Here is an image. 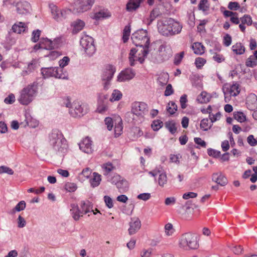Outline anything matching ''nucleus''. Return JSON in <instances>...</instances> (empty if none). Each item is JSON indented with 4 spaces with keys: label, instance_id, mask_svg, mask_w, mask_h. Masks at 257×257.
Returning <instances> with one entry per match:
<instances>
[{
    "label": "nucleus",
    "instance_id": "423d86ee",
    "mask_svg": "<svg viewBox=\"0 0 257 257\" xmlns=\"http://www.w3.org/2000/svg\"><path fill=\"white\" fill-rule=\"evenodd\" d=\"M179 246L185 249H197L199 246L197 236L190 232L183 234L179 240Z\"/></svg>",
    "mask_w": 257,
    "mask_h": 257
},
{
    "label": "nucleus",
    "instance_id": "7ed1b4c3",
    "mask_svg": "<svg viewBox=\"0 0 257 257\" xmlns=\"http://www.w3.org/2000/svg\"><path fill=\"white\" fill-rule=\"evenodd\" d=\"M148 112V106L146 103L136 101L132 103L131 111L127 112L125 116L135 121H142Z\"/></svg>",
    "mask_w": 257,
    "mask_h": 257
},
{
    "label": "nucleus",
    "instance_id": "6e6d98bb",
    "mask_svg": "<svg viewBox=\"0 0 257 257\" xmlns=\"http://www.w3.org/2000/svg\"><path fill=\"white\" fill-rule=\"evenodd\" d=\"M151 197V194L149 193H143L138 195L137 198L143 201H147Z\"/></svg>",
    "mask_w": 257,
    "mask_h": 257
},
{
    "label": "nucleus",
    "instance_id": "ea45409f",
    "mask_svg": "<svg viewBox=\"0 0 257 257\" xmlns=\"http://www.w3.org/2000/svg\"><path fill=\"white\" fill-rule=\"evenodd\" d=\"M168 80V75L167 74H163L160 75L158 79V82L161 86H164L167 84Z\"/></svg>",
    "mask_w": 257,
    "mask_h": 257
},
{
    "label": "nucleus",
    "instance_id": "72a5a7b5",
    "mask_svg": "<svg viewBox=\"0 0 257 257\" xmlns=\"http://www.w3.org/2000/svg\"><path fill=\"white\" fill-rule=\"evenodd\" d=\"M25 25L24 23L19 22L18 24H14L12 27V30L14 32L20 34L25 31Z\"/></svg>",
    "mask_w": 257,
    "mask_h": 257
},
{
    "label": "nucleus",
    "instance_id": "f704fd0d",
    "mask_svg": "<svg viewBox=\"0 0 257 257\" xmlns=\"http://www.w3.org/2000/svg\"><path fill=\"white\" fill-rule=\"evenodd\" d=\"M118 119L119 121L117 124L115 125L114 127V135L115 137H118L121 135L123 128L121 119L120 117H119Z\"/></svg>",
    "mask_w": 257,
    "mask_h": 257
},
{
    "label": "nucleus",
    "instance_id": "13d9d810",
    "mask_svg": "<svg viewBox=\"0 0 257 257\" xmlns=\"http://www.w3.org/2000/svg\"><path fill=\"white\" fill-rule=\"evenodd\" d=\"M184 55V52H181L180 53L176 54L174 58V63L176 65H178L180 63Z\"/></svg>",
    "mask_w": 257,
    "mask_h": 257
},
{
    "label": "nucleus",
    "instance_id": "a211bd4d",
    "mask_svg": "<svg viewBox=\"0 0 257 257\" xmlns=\"http://www.w3.org/2000/svg\"><path fill=\"white\" fill-rule=\"evenodd\" d=\"M170 31L172 30V32H171V36H174L179 34L182 29V26L178 22L175 21L174 19L170 18Z\"/></svg>",
    "mask_w": 257,
    "mask_h": 257
},
{
    "label": "nucleus",
    "instance_id": "4c0bfd02",
    "mask_svg": "<svg viewBox=\"0 0 257 257\" xmlns=\"http://www.w3.org/2000/svg\"><path fill=\"white\" fill-rule=\"evenodd\" d=\"M131 33L130 26H126L123 31L122 40L124 43H126Z\"/></svg>",
    "mask_w": 257,
    "mask_h": 257
},
{
    "label": "nucleus",
    "instance_id": "7c9ffc66",
    "mask_svg": "<svg viewBox=\"0 0 257 257\" xmlns=\"http://www.w3.org/2000/svg\"><path fill=\"white\" fill-rule=\"evenodd\" d=\"M150 174H151L154 177L159 176V177H166V174L165 173L162 167L159 166L157 167L153 171L149 172Z\"/></svg>",
    "mask_w": 257,
    "mask_h": 257
},
{
    "label": "nucleus",
    "instance_id": "680f3d73",
    "mask_svg": "<svg viewBox=\"0 0 257 257\" xmlns=\"http://www.w3.org/2000/svg\"><path fill=\"white\" fill-rule=\"evenodd\" d=\"M104 122L108 130L111 131L113 126V122L112 118L109 117H106L104 119Z\"/></svg>",
    "mask_w": 257,
    "mask_h": 257
},
{
    "label": "nucleus",
    "instance_id": "79ce46f5",
    "mask_svg": "<svg viewBox=\"0 0 257 257\" xmlns=\"http://www.w3.org/2000/svg\"><path fill=\"white\" fill-rule=\"evenodd\" d=\"M233 117L238 121L240 122H244L245 120V116L241 112H234Z\"/></svg>",
    "mask_w": 257,
    "mask_h": 257
},
{
    "label": "nucleus",
    "instance_id": "39448f33",
    "mask_svg": "<svg viewBox=\"0 0 257 257\" xmlns=\"http://www.w3.org/2000/svg\"><path fill=\"white\" fill-rule=\"evenodd\" d=\"M63 105L69 108V114L73 117H79L85 115L88 111L87 105L79 101H74L71 103L67 99L64 101Z\"/></svg>",
    "mask_w": 257,
    "mask_h": 257
},
{
    "label": "nucleus",
    "instance_id": "de8ad7c7",
    "mask_svg": "<svg viewBox=\"0 0 257 257\" xmlns=\"http://www.w3.org/2000/svg\"><path fill=\"white\" fill-rule=\"evenodd\" d=\"M163 126V122L160 120H155L152 124V127L155 131H158Z\"/></svg>",
    "mask_w": 257,
    "mask_h": 257
},
{
    "label": "nucleus",
    "instance_id": "e433bc0d",
    "mask_svg": "<svg viewBox=\"0 0 257 257\" xmlns=\"http://www.w3.org/2000/svg\"><path fill=\"white\" fill-rule=\"evenodd\" d=\"M177 110V105L174 102H170L167 106V111L171 115L174 114Z\"/></svg>",
    "mask_w": 257,
    "mask_h": 257
},
{
    "label": "nucleus",
    "instance_id": "8fccbe9b",
    "mask_svg": "<svg viewBox=\"0 0 257 257\" xmlns=\"http://www.w3.org/2000/svg\"><path fill=\"white\" fill-rule=\"evenodd\" d=\"M7 173L9 175L14 174V171L10 168L5 166H2L0 167V174Z\"/></svg>",
    "mask_w": 257,
    "mask_h": 257
},
{
    "label": "nucleus",
    "instance_id": "4be33fe9",
    "mask_svg": "<svg viewBox=\"0 0 257 257\" xmlns=\"http://www.w3.org/2000/svg\"><path fill=\"white\" fill-rule=\"evenodd\" d=\"M80 207L83 214H86L89 212H93L94 214H96L92 210V205L89 201H82L80 203Z\"/></svg>",
    "mask_w": 257,
    "mask_h": 257
},
{
    "label": "nucleus",
    "instance_id": "4468645a",
    "mask_svg": "<svg viewBox=\"0 0 257 257\" xmlns=\"http://www.w3.org/2000/svg\"><path fill=\"white\" fill-rule=\"evenodd\" d=\"M58 70V67L42 68L41 69V73L45 78L50 77L57 78L60 77Z\"/></svg>",
    "mask_w": 257,
    "mask_h": 257
},
{
    "label": "nucleus",
    "instance_id": "774afa93",
    "mask_svg": "<svg viewBox=\"0 0 257 257\" xmlns=\"http://www.w3.org/2000/svg\"><path fill=\"white\" fill-rule=\"evenodd\" d=\"M206 62V60L201 57H198L195 60V65L197 68H201L204 65Z\"/></svg>",
    "mask_w": 257,
    "mask_h": 257
},
{
    "label": "nucleus",
    "instance_id": "3c124183",
    "mask_svg": "<svg viewBox=\"0 0 257 257\" xmlns=\"http://www.w3.org/2000/svg\"><path fill=\"white\" fill-rule=\"evenodd\" d=\"M65 189L68 192H74L77 189V186L73 183L68 182L65 185Z\"/></svg>",
    "mask_w": 257,
    "mask_h": 257
},
{
    "label": "nucleus",
    "instance_id": "9d476101",
    "mask_svg": "<svg viewBox=\"0 0 257 257\" xmlns=\"http://www.w3.org/2000/svg\"><path fill=\"white\" fill-rule=\"evenodd\" d=\"M170 18L165 19L159 22L158 31L160 33L165 36H171L170 30ZM171 31L172 30L171 29ZM172 32V31H171Z\"/></svg>",
    "mask_w": 257,
    "mask_h": 257
},
{
    "label": "nucleus",
    "instance_id": "69168bd1",
    "mask_svg": "<svg viewBox=\"0 0 257 257\" xmlns=\"http://www.w3.org/2000/svg\"><path fill=\"white\" fill-rule=\"evenodd\" d=\"M176 199L174 197H167L165 199V204L166 205L170 206L175 204Z\"/></svg>",
    "mask_w": 257,
    "mask_h": 257
},
{
    "label": "nucleus",
    "instance_id": "f3484780",
    "mask_svg": "<svg viewBox=\"0 0 257 257\" xmlns=\"http://www.w3.org/2000/svg\"><path fill=\"white\" fill-rule=\"evenodd\" d=\"M70 206V212L72 217L75 220H78L83 216V212L80 210L78 206L76 204H71Z\"/></svg>",
    "mask_w": 257,
    "mask_h": 257
},
{
    "label": "nucleus",
    "instance_id": "ddd939ff",
    "mask_svg": "<svg viewBox=\"0 0 257 257\" xmlns=\"http://www.w3.org/2000/svg\"><path fill=\"white\" fill-rule=\"evenodd\" d=\"M79 146L80 149L87 154L91 153L93 151L92 141L88 137L83 139Z\"/></svg>",
    "mask_w": 257,
    "mask_h": 257
},
{
    "label": "nucleus",
    "instance_id": "c9c22d12",
    "mask_svg": "<svg viewBox=\"0 0 257 257\" xmlns=\"http://www.w3.org/2000/svg\"><path fill=\"white\" fill-rule=\"evenodd\" d=\"M122 95V93L119 90L115 89L113 91L111 96L109 98V100L111 102L118 101L121 98Z\"/></svg>",
    "mask_w": 257,
    "mask_h": 257
},
{
    "label": "nucleus",
    "instance_id": "a878e982",
    "mask_svg": "<svg viewBox=\"0 0 257 257\" xmlns=\"http://www.w3.org/2000/svg\"><path fill=\"white\" fill-rule=\"evenodd\" d=\"M165 126L173 135L177 131V123L174 120H171L166 121L165 123Z\"/></svg>",
    "mask_w": 257,
    "mask_h": 257
},
{
    "label": "nucleus",
    "instance_id": "864d4df0",
    "mask_svg": "<svg viewBox=\"0 0 257 257\" xmlns=\"http://www.w3.org/2000/svg\"><path fill=\"white\" fill-rule=\"evenodd\" d=\"M200 127L204 131H207L210 126L208 125V119L207 118H204L201 121L200 123Z\"/></svg>",
    "mask_w": 257,
    "mask_h": 257
},
{
    "label": "nucleus",
    "instance_id": "49530a36",
    "mask_svg": "<svg viewBox=\"0 0 257 257\" xmlns=\"http://www.w3.org/2000/svg\"><path fill=\"white\" fill-rule=\"evenodd\" d=\"M212 180L221 186H225L228 183L227 178H213Z\"/></svg>",
    "mask_w": 257,
    "mask_h": 257
},
{
    "label": "nucleus",
    "instance_id": "dca6fc26",
    "mask_svg": "<svg viewBox=\"0 0 257 257\" xmlns=\"http://www.w3.org/2000/svg\"><path fill=\"white\" fill-rule=\"evenodd\" d=\"M95 0H80L77 11L82 13L89 10L94 3Z\"/></svg>",
    "mask_w": 257,
    "mask_h": 257
},
{
    "label": "nucleus",
    "instance_id": "338daca9",
    "mask_svg": "<svg viewBox=\"0 0 257 257\" xmlns=\"http://www.w3.org/2000/svg\"><path fill=\"white\" fill-rule=\"evenodd\" d=\"M232 42L231 37L229 34H226L223 38V44L228 47L231 45Z\"/></svg>",
    "mask_w": 257,
    "mask_h": 257
},
{
    "label": "nucleus",
    "instance_id": "473e14b6",
    "mask_svg": "<svg viewBox=\"0 0 257 257\" xmlns=\"http://www.w3.org/2000/svg\"><path fill=\"white\" fill-rule=\"evenodd\" d=\"M197 101L201 103H206L209 101L210 97L206 92H202L198 96Z\"/></svg>",
    "mask_w": 257,
    "mask_h": 257
},
{
    "label": "nucleus",
    "instance_id": "6ab92c4d",
    "mask_svg": "<svg viewBox=\"0 0 257 257\" xmlns=\"http://www.w3.org/2000/svg\"><path fill=\"white\" fill-rule=\"evenodd\" d=\"M144 0H129L126 5V10L128 12L136 11Z\"/></svg>",
    "mask_w": 257,
    "mask_h": 257
},
{
    "label": "nucleus",
    "instance_id": "37998d69",
    "mask_svg": "<svg viewBox=\"0 0 257 257\" xmlns=\"http://www.w3.org/2000/svg\"><path fill=\"white\" fill-rule=\"evenodd\" d=\"M245 65L247 67H253L257 65V61L254 58V56H250L246 60Z\"/></svg>",
    "mask_w": 257,
    "mask_h": 257
},
{
    "label": "nucleus",
    "instance_id": "bb28decb",
    "mask_svg": "<svg viewBox=\"0 0 257 257\" xmlns=\"http://www.w3.org/2000/svg\"><path fill=\"white\" fill-rule=\"evenodd\" d=\"M232 50L237 55H241L245 52V48L240 43H237L232 47Z\"/></svg>",
    "mask_w": 257,
    "mask_h": 257
},
{
    "label": "nucleus",
    "instance_id": "2f4dec72",
    "mask_svg": "<svg viewBox=\"0 0 257 257\" xmlns=\"http://www.w3.org/2000/svg\"><path fill=\"white\" fill-rule=\"evenodd\" d=\"M51 9L53 18L57 21H61V10L59 9L56 6H53L51 7Z\"/></svg>",
    "mask_w": 257,
    "mask_h": 257
},
{
    "label": "nucleus",
    "instance_id": "aec40b11",
    "mask_svg": "<svg viewBox=\"0 0 257 257\" xmlns=\"http://www.w3.org/2000/svg\"><path fill=\"white\" fill-rule=\"evenodd\" d=\"M72 26L73 27V34H77L83 29L85 23L80 19H77L72 23Z\"/></svg>",
    "mask_w": 257,
    "mask_h": 257
},
{
    "label": "nucleus",
    "instance_id": "f03ea898",
    "mask_svg": "<svg viewBox=\"0 0 257 257\" xmlns=\"http://www.w3.org/2000/svg\"><path fill=\"white\" fill-rule=\"evenodd\" d=\"M131 39L136 46L143 48V50H141L142 55L146 57L149 53L148 48L150 45L148 31L144 29L138 30L133 33Z\"/></svg>",
    "mask_w": 257,
    "mask_h": 257
},
{
    "label": "nucleus",
    "instance_id": "f8f14e48",
    "mask_svg": "<svg viewBox=\"0 0 257 257\" xmlns=\"http://www.w3.org/2000/svg\"><path fill=\"white\" fill-rule=\"evenodd\" d=\"M141 226V221L139 218L135 217L131 218L128 229L130 235L135 234L140 229Z\"/></svg>",
    "mask_w": 257,
    "mask_h": 257
},
{
    "label": "nucleus",
    "instance_id": "09e8293b",
    "mask_svg": "<svg viewBox=\"0 0 257 257\" xmlns=\"http://www.w3.org/2000/svg\"><path fill=\"white\" fill-rule=\"evenodd\" d=\"M240 21L242 23L247 24L248 26L251 25L252 24L251 18L247 15H244L243 17L240 19Z\"/></svg>",
    "mask_w": 257,
    "mask_h": 257
},
{
    "label": "nucleus",
    "instance_id": "f257e3e1",
    "mask_svg": "<svg viewBox=\"0 0 257 257\" xmlns=\"http://www.w3.org/2000/svg\"><path fill=\"white\" fill-rule=\"evenodd\" d=\"M50 143L56 154L63 156L67 150L66 140L57 130H53L50 135Z\"/></svg>",
    "mask_w": 257,
    "mask_h": 257
},
{
    "label": "nucleus",
    "instance_id": "603ef678",
    "mask_svg": "<svg viewBox=\"0 0 257 257\" xmlns=\"http://www.w3.org/2000/svg\"><path fill=\"white\" fill-rule=\"evenodd\" d=\"M40 34V30L38 29L37 30L34 31L32 33V36L31 38L32 41L34 43L37 42L39 39Z\"/></svg>",
    "mask_w": 257,
    "mask_h": 257
},
{
    "label": "nucleus",
    "instance_id": "6e6552de",
    "mask_svg": "<svg viewBox=\"0 0 257 257\" xmlns=\"http://www.w3.org/2000/svg\"><path fill=\"white\" fill-rule=\"evenodd\" d=\"M115 72V68L112 65H108L106 67L102 76L103 88L107 90L110 86V81Z\"/></svg>",
    "mask_w": 257,
    "mask_h": 257
},
{
    "label": "nucleus",
    "instance_id": "5fc2aeb1",
    "mask_svg": "<svg viewBox=\"0 0 257 257\" xmlns=\"http://www.w3.org/2000/svg\"><path fill=\"white\" fill-rule=\"evenodd\" d=\"M101 181V178H91L89 180V182L92 187L98 186Z\"/></svg>",
    "mask_w": 257,
    "mask_h": 257
},
{
    "label": "nucleus",
    "instance_id": "a19ab883",
    "mask_svg": "<svg viewBox=\"0 0 257 257\" xmlns=\"http://www.w3.org/2000/svg\"><path fill=\"white\" fill-rule=\"evenodd\" d=\"M102 168L104 172L103 175L106 176L110 171L114 169V167L112 166L111 163H108L105 164H103L102 166Z\"/></svg>",
    "mask_w": 257,
    "mask_h": 257
},
{
    "label": "nucleus",
    "instance_id": "0e129e2a",
    "mask_svg": "<svg viewBox=\"0 0 257 257\" xmlns=\"http://www.w3.org/2000/svg\"><path fill=\"white\" fill-rule=\"evenodd\" d=\"M187 96L186 94H183L180 98L181 107L182 109H185L187 107L186 102H187Z\"/></svg>",
    "mask_w": 257,
    "mask_h": 257
},
{
    "label": "nucleus",
    "instance_id": "a18cd8bd",
    "mask_svg": "<svg viewBox=\"0 0 257 257\" xmlns=\"http://www.w3.org/2000/svg\"><path fill=\"white\" fill-rule=\"evenodd\" d=\"M165 233L168 236H170L173 234L174 232L173 225L171 223H167L165 226Z\"/></svg>",
    "mask_w": 257,
    "mask_h": 257
},
{
    "label": "nucleus",
    "instance_id": "cd10ccee",
    "mask_svg": "<svg viewBox=\"0 0 257 257\" xmlns=\"http://www.w3.org/2000/svg\"><path fill=\"white\" fill-rule=\"evenodd\" d=\"M160 12L157 9H153L150 15L148 18L147 19L146 23L148 25H150L152 22L159 15Z\"/></svg>",
    "mask_w": 257,
    "mask_h": 257
},
{
    "label": "nucleus",
    "instance_id": "58836bf2",
    "mask_svg": "<svg viewBox=\"0 0 257 257\" xmlns=\"http://www.w3.org/2000/svg\"><path fill=\"white\" fill-rule=\"evenodd\" d=\"M198 8L200 10L203 12L208 11L209 8V4L208 1L201 0L198 5Z\"/></svg>",
    "mask_w": 257,
    "mask_h": 257
},
{
    "label": "nucleus",
    "instance_id": "4d7b16f0",
    "mask_svg": "<svg viewBox=\"0 0 257 257\" xmlns=\"http://www.w3.org/2000/svg\"><path fill=\"white\" fill-rule=\"evenodd\" d=\"M110 16V15L108 13L100 11L98 13H96L95 14L94 17L96 19H100L101 18H107Z\"/></svg>",
    "mask_w": 257,
    "mask_h": 257
},
{
    "label": "nucleus",
    "instance_id": "20e7f679",
    "mask_svg": "<svg viewBox=\"0 0 257 257\" xmlns=\"http://www.w3.org/2000/svg\"><path fill=\"white\" fill-rule=\"evenodd\" d=\"M37 92V84L35 83L29 84L20 92L18 101L22 105H27L34 100Z\"/></svg>",
    "mask_w": 257,
    "mask_h": 257
},
{
    "label": "nucleus",
    "instance_id": "5701e85b",
    "mask_svg": "<svg viewBox=\"0 0 257 257\" xmlns=\"http://www.w3.org/2000/svg\"><path fill=\"white\" fill-rule=\"evenodd\" d=\"M225 91L227 92L229 96H236L240 92L239 85L237 83L233 84L229 88H227Z\"/></svg>",
    "mask_w": 257,
    "mask_h": 257
},
{
    "label": "nucleus",
    "instance_id": "9b49d317",
    "mask_svg": "<svg viewBox=\"0 0 257 257\" xmlns=\"http://www.w3.org/2000/svg\"><path fill=\"white\" fill-rule=\"evenodd\" d=\"M136 72L132 68H127L122 70L117 76V80L119 82H124L132 79L135 76Z\"/></svg>",
    "mask_w": 257,
    "mask_h": 257
},
{
    "label": "nucleus",
    "instance_id": "c756f323",
    "mask_svg": "<svg viewBox=\"0 0 257 257\" xmlns=\"http://www.w3.org/2000/svg\"><path fill=\"white\" fill-rule=\"evenodd\" d=\"M26 203L24 201H21L10 212L11 214H14L16 212H20L25 209Z\"/></svg>",
    "mask_w": 257,
    "mask_h": 257
},
{
    "label": "nucleus",
    "instance_id": "b1692460",
    "mask_svg": "<svg viewBox=\"0 0 257 257\" xmlns=\"http://www.w3.org/2000/svg\"><path fill=\"white\" fill-rule=\"evenodd\" d=\"M36 67L37 64L36 62L32 61L31 63H29L27 69L22 71L21 72V75L23 76H25L30 74L36 69Z\"/></svg>",
    "mask_w": 257,
    "mask_h": 257
},
{
    "label": "nucleus",
    "instance_id": "2eb2a0df",
    "mask_svg": "<svg viewBox=\"0 0 257 257\" xmlns=\"http://www.w3.org/2000/svg\"><path fill=\"white\" fill-rule=\"evenodd\" d=\"M40 40L42 46H43L42 47L43 49L50 50L58 47V42L59 41L58 39H54V41H52L47 38H43Z\"/></svg>",
    "mask_w": 257,
    "mask_h": 257
},
{
    "label": "nucleus",
    "instance_id": "0eeeda50",
    "mask_svg": "<svg viewBox=\"0 0 257 257\" xmlns=\"http://www.w3.org/2000/svg\"><path fill=\"white\" fill-rule=\"evenodd\" d=\"M80 44L84 51L89 56H92L96 51L94 39L89 36H82L80 41Z\"/></svg>",
    "mask_w": 257,
    "mask_h": 257
},
{
    "label": "nucleus",
    "instance_id": "c03bdc74",
    "mask_svg": "<svg viewBox=\"0 0 257 257\" xmlns=\"http://www.w3.org/2000/svg\"><path fill=\"white\" fill-rule=\"evenodd\" d=\"M137 50L135 48H132L129 54V62L130 64L132 66H134L135 64V54L137 52Z\"/></svg>",
    "mask_w": 257,
    "mask_h": 257
},
{
    "label": "nucleus",
    "instance_id": "c85d7f7f",
    "mask_svg": "<svg viewBox=\"0 0 257 257\" xmlns=\"http://www.w3.org/2000/svg\"><path fill=\"white\" fill-rule=\"evenodd\" d=\"M109 100V96L107 94L100 93L97 96V104H104L108 105Z\"/></svg>",
    "mask_w": 257,
    "mask_h": 257
},
{
    "label": "nucleus",
    "instance_id": "bf43d9fd",
    "mask_svg": "<svg viewBox=\"0 0 257 257\" xmlns=\"http://www.w3.org/2000/svg\"><path fill=\"white\" fill-rule=\"evenodd\" d=\"M207 153L209 156H212L215 158L219 157L221 154L220 151H216L211 148L207 150Z\"/></svg>",
    "mask_w": 257,
    "mask_h": 257
},
{
    "label": "nucleus",
    "instance_id": "393cba45",
    "mask_svg": "<svg viewBox=\"0 0 257 257\" xmlns=\"http://www.w3.org/2000/svg\"><path fill=\"white\" fill-rule=\"evenodd\" d=\"M194 53L197 55H202L204 53V47L200 43H194L192 45Z\"/></svg>",
    "mask_w": 257,
    "mask_h": 257
},
{
    "label": "nucleus",
    "instance_id": "052dcab7",
    "mask_svg": "<svg viewBox=\"0 0 257 257\" xmlns=\"http://www.w3.org/2000/svg\"><path fill=\"white\" fill-rule=\"evenodd\" d=\"M70 61V59L67 56H65L59 61V64L61 68H64L67 66Z\"/></svg>",
    "mask_w": 257,
    "mask_h": 257
},
{
    "label": "nucleus",
    "instance_id": "1a4fd4ad",
    "mask_svg": "<svg viewBox=\"0 0 257 257\" xmlns=\"http://www.w3.org/2000/svg\"><path fill=\"white\" fill-rule=\"evenodd\" d=\"M108 181L114 184L120 193L128 190L129 183L124 178H110Z\"/></svg>",
    "mask_w": 257,
    "mask_h": 257
},
{
    "label": "nucleus",
    "instance_id": "412c9836",
    "mask_svg": "<svg viewBox=\"0 0 257 257\" xmlns=\"http://www.w3.org/2000/svg\"><path fill=\"white\" fill-rule=\"evenodd\" d=\"M246 104L250 109H255L257 106V97L254 94H251L247 98Z\"/></svg>",
    "mask_w": 257,
    "mask_h": 257
},
{
    "label": "nucleus",
    "instance_id": "e2e57ef3",
    "mask_svg": "<svg viewBox=\"0 0 257 257\" xmlns=\"http://www.w3.org/2000/svg\"><path fill=\"white\" fill-rule=\"evenodd\" d=\"M17 223H18V227L19 228H23L26 225V221L24 217H23L22 216L19 215L18 219H17Z\"/></svg>",
    "mask_w": 257,
    "mask_h": 257
}]
</instances>
